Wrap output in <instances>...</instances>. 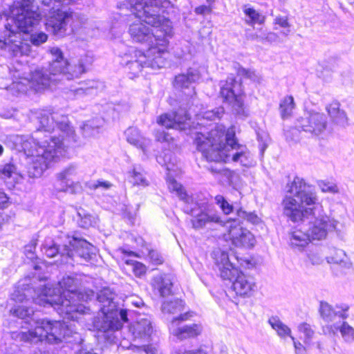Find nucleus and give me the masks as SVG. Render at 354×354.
<instances>
[{
  "mask_svg": "<svg viewBox=\"0 0 354 354\" xmlns=\"http://www.w3.org/2000/svg\"><path fill=\"white\" fill-rule=\"evenodd\" d=\"M91 58L86 55L72 59L70 61L68 60L65 70L61 75L65 76L68 80L77 78L86 71V68L91 65Z\"/></svg>",
  "mask_w": 354,
  "mask_h": 354,
  "instance_id": "obj_22",
  "label": "nucleus"
},
{
  "mask_svg": "<svg viewBox=\"0 0 354 354\" xmlns=\"http://www.w3.org/2000/svg\"><path fill=\"white\" fill-rule=\"evenodd\" d=\"M149 258L155 265L162 264L164 261L162 255L156 250H151L149 252Z\"/></svg>",
  "mask_w": 354,
  "mask_h": 354,
  "instance_id": "obj_51",
  "label": "nucleus"
},
{
  "mask_svg": "<svg viewBox=\"0 0 354 354\" xmlns=\"http://www.w3.org/2000/svg\"><path fill=\"white\" fill-rule=\"evenodd\" d=\"M308 257L313 265H319L323 262V257L319 252H310Z\"/></svg>",
  "mask_w": 354,
  "mask_h": 354,
  "instance_id": "obj_53",
  "label": "nucleus"
},
{
  "mask_svg": "<svg viewBox=\"0 0 354 354\" xmlns=\"http://www.w3.org/2000/svg\"><path fill=\"white\" fill-rule=\"evenodd\" d=\"M2 178L4 179L10 178L13 175H17L16 167L14 165H6L1 170Z\"/></svg>",
  "mask_w": 354,
  "mask_h": 354,
  "instance_id": "obj_50",
  "label": "nucleus"
},
{
  "mask_svg": "<svg viewBox=\"0 0 354 354\" xmlns=\"http://www.w3.org/2000/svg\"><path fill=\"white\" fill-rule=\"evenodd\" d=\"M47 39L48 35L43 32H35L30 36V41L32 44L36 46H39V45L45 43Z\"/></svg>",
  "mask_w": 354,
  "mask_h": 354,
  "instance_id": "obj_46",
  "label": "nucleus"
},
{
  "mask_svg": "<svg viewBox=\"0 0 354 354\" xmlns=\"http://www.w3.org/2000/svg\"><path fill=\"white\" fill-rule=\"evenodd\" d=\"M129 331L136 339L147 340L152 333L151 322L147 319H142L132 324Z\"/></svg>",
  "mask_w": 354,
  "mask_h": 354,
  "instance_id": "obj_27",
  "label": "nucleus"
},
{
  "mask_svg": "<svg viewBox=\"0 0 354 354\" xmlns=\"http://www.w3.org/2000/svg\"><path fill=\"white\" fill-rule=\"evenodd\" d=\"M298 330L304 335L302 337L306 345H310L312 339L315 335V331L311 326L306 322L301 323L298 326Z\"/></svg>",
  "mask_w": 354,
  "mask_h": 354,
  "instance_id": "obj_42",
  "label": "nucleus"
},
{
  "mask_svg": "<svg viewBox=\"0 0 354 354\" xmlns=\"http://www.w3.org/2000/svg\"><path fill=\"white\" fill-rule=\"evenodd\" d=\"M295 108V103L292 95H287L281 100L279 104V111L282 119L290 118Z\"/></svg>",
  "mask_w": 354,
  "mask_h": 354,
  "instance_id": "obj_34",
  "label": "nucleus"
},
{
  "mask_svg": "<svg viewBox=\"0 0 354 354\" xmlns=\"http://www.w3.org/2000/svg\"><path fill=\"white\" fill-rule=\"evenodd\" d=\"M297 126L313 136L324 133L328 126V120L323 113L315 111H305L297 120Z\"/></svg>",
  "mask_w": 354,
  "mask_h": 354,
  "instance_id": "obj_11",
  "label": "nucleus"
},
{
  "mask_svg": "<svg viewBox=\"0 0 354 354\" xmlns=\"http://www.w3.org/2000/svg\"><path fill=\"white\" fill-rule=\"evenodd\" d=\"M192 227L196 230L204 227L212 229L215 225H224L220 215L214 211L200 210L192 219Z\"/></svg>",
  "mask_w": 354,
  "mask_h": 354,
  "instance_id": "obj_21",
  "label": "nucleus"
},
{
  "mask_svg": "<svg viewBox=\"0 0 354 354\" xmlns=\"http://www.w3.org/2000/svg\"><path fill=\"white\" fill-rule=\"evenodd\" d=\"M58 286L56 288L44 286L42 294L34 298L35 301L39 306L54 307L64 319L78 320L89 308L77 301L91 300L95 296L94 292L91 290L77 292V280L69 276L63 277Z\"/></svg>",
  "mask_w": 354,
  "mask_h": 354,
  "instance_id": "obj_4",
  "label": "nucleus"
},
{
  "mask_svg": "<svg viewBox=\"0 0 354 354\" xmlns=\"http://www.w3.org/2000/svg\"><path fill=\"white\" fill-rule=\"evenodd\" d=\"M168 188L171 192H176V195L183 201H187V194L183 186L179 184L174 178L169 177L167 178Z\"/></svg>",
  "mask_w": 354,
  "mask_h": 354,
  "instance_id": "obj_41",
  "label": "nucleus"
},
{
  "mask_svg": "<svg viewBox=\"0 0 354 354\" xmlns=\"http://www.w3.org/2000/svg\"><path fill=\"white\" fill-rule=\"evenodd\" d=\"M151 286L154 290L158 291L161 297H165L171 294L173 286L172 278L167 274H159L153 277Z\"/></svg>",
  "mask_w": 354,
  "mask_h": 354,
  "instance_id": "obj_25",
  "label": "nucleus"
},
{
  "mask_svg": "<svg viewBox=\"0 0 354 354\" xmlns=\"http://www.w3.org/2000/svg\"><path fill=\"white\" fill-rule=\"evenodd\" d=\"M274 23L282 28L290 27L287 17H277L274 19Z\"/></svg>",
  "mask_w": 354,
  "mask_h": 354,
  "instance_id": "obj_58",
  "label": "nucleus"
},
{
  "mask_svg": "<svg viewBox=\"0 0 354 354\" xmlns=\"http://www.w3.org/2000/svg\"><path fill=\"white\" fill-rule=\"evenodd\" d=\"M77 174V167L71 165L57 174V178L66 183L72 182L73 177Z\"/></svg>",
  "mask_w": 354,
  "mask_h": 354,
  "instance_id": "obj_43",
  "label": "nucleus"
},
{
  "mask_svg": "<svg viewBox=\"0 0 354 354\" xmlns=\"http://www.w3.org/2000/svg\"><path fill=\"white\" fill-rule=\"evenodd\" d=\"M68 334V329L64 324L57 321L39 320L33 330L27 332H13V339L24 342L37 343L46 340L50 344H58L62 341Z\"/></svg>",
  "mask_w": 354,
  "mask_h": 354,
  "instance_id": "obj_8",
  "label": "nucleus"
},
{
  "mask_svg": "<svg viewBox=\"0 0 354 354\" xmlns=\"http://www.w3.org/2000/svg\"><path fill=\"white\" fill-rule=\"evenodd\" d=\"M39 126L31 137L21 139V148L28 157L27 174L38 178L66 152L64 137H73L74 130L66 117L43 110L37 115Z\"/></svg>",
  "mask_w": 354,
  "mask_h": 354,
  "instance_id": "obj_1",
  "label": "nucleus"
},
{
  "mask_svg": "<svg viewBox=\"0 0 354 354\" xmlns=\"http://www.w3.org/2000/svg\"><path fill=\"white\" fill-rule=\"evenodd\" d=\"M212 11V6L202 5L195 8L194 12L197 15H205L210 14Z\"/></svg>",
  "mask_w": 354,
  "mask_h": 354,
  "instance_id": "obj_55",
  "label": "nucleus"
},
{
  "mask_svg": "<svg viewBox=\"0 0 354 354\" xmlns=\"http://www.w3.org/2000/svg\"><path fill=\"white\" fill-rule=\"evenodd\" d=\"M35 244H33L32 245H30V246L26 247L25 251H26L28 258H29L30 259H33L35 258L34 252L32 251V248L35 249Z\"/></svg>",
  "mask_w": 354,
  "mask_h": 354,
  "instance_id": "obj_62",
  "label": "nucleus"
},
{
  "mask_svg": "<svg viewBox=\"0 0 354 354\" xmlns=\"http://www.w3.org/2000/svg\"><path fill=\"white\" fill-rule=\"evenodd\" d=\"M190 117L186 111L180 109L172 114L165 113L159 116L157 122L167 129L185 130L189 126Z\"/></svg>",
  "mask_w": 354,
  "mask_h": 354,
  "instance_id": "obj_17",
  "label": "nucleus"
},
{
  "mask_svg": "<svg viewBox=\"0 0 354 354\" xmlns=\"http://www.w3.org/2000/svg\"><path fill=\"white\" fill-rule=\"evenodd\" d=\"M131 181L134 185H148L147 181L144 175L141 172L138 171L136 169H134L131 172Z\"/></svg>",
  "mask_w": 354,
  "mask_h": 354,
  "instance_id": "obj_45",
  "label": "nucleus"
},
{
  "mask_svg": "<svg viewBox=\"0 0 354 354\" xmlns=\"http://www.w3.org/2000/svg\"><path fill=\"white\" fill-rule=\"evenodd\" d=\"M111 184L107 181H97V183H91L89 185V188L92 189H96L99 187H102L103 189H107L110 188Z\"/></svg>",
  "mask_w": 354,
  "mask_h": 354,
  "instance_id": "obj_57",
  "label": "nucleus"
},
{
  "mask_svg": "<svg viewBox=\"0 0 354 354\" xmlns=\"http://www.w3.org/2000/svg\"><path fill=\"white\" fill-rule=\"evenodd\" d=\"M155 137L158 142H169L171 139V136L164 131H157Z\"/></svg>",
  "mask_w": 354,
  "mask_h": 354,
  "instance_id": "obj_56",
  "label": "nucleus"
},
{
  "mask_svg": "<svg viewBox=\"0 0 354 354\" xmlns=\"http://www.w3.org/2000/svg\"><path fill=\"white\" fill-rule=\"evenodd\" d=\"M224 113V109L221 106L214 109L202 111L198 114L199 119H205L207 120H215L220 119Z\"/></svg>",
  "mask_w": 354,
  "mask_h": 354,
  "instance_id": "obj_39",
  "label": "nucleus"
},
{
  "mask_svg": "<svg viewBox=\"0 0 354 354\" xmlns=\"http://www.w3.org/2000/svg\"><path fill=\"white\" fill-rule=\"evenodd\" d=\"M193 136L194 145L207 160L227 162L232 160L245 165L247 156L243 151L230 153L239 147L234 133H225L223 127H216L206 133L196 131Z\"/></svg>",
  "mask_w": 354,
  "mask_h": 354,
  "instance_id": "obj_5",
  "label": "nucleus"
},
{
  "mask_svg": "<svg viewBox=\"0 0 354 354\" xmlns=\"http://www.w3.org/2000/svg\"><path fill=\"white\" fill-rule=\"evenodd\" d=\"M268 322L272 328L276 330L279 336L281 337L290 336V328L284 324L277 317H270Z\"/></svg>",
  "mask_w": 354,
  "mask_h": 354,
  "instance_id": "obj_37",
  "label": "nucleus"
},
{
  "mask_svg": "<svg viewBox=\"0 0 354 354\" xmlns=\"http://www.w3.org/2000/svg\"><path fill=\"white\" fill-rule=\"evenodd\" d=\"M227 237L236 248H251L255 244L254 235L236 220L230 221Z\"/></svg>",
  "mask_w": 354,
  "mask_h": 354,
  "instance_id": "obj_15",
  "label": "nucleus"
},
{
  "mask_svg": "<svg viewBox=\"0 0 354 354\" xmlns=\"http://www.w3.org/2000/svg\"><path fill=\"white\" fill-rule=\"evenodd\" d=\"M340 106L339 102L333 101L326 107V110L333 122L344 127L348 124V117Z\"/></svg>",
  "mask_w": 354,
  "mask_h": 354,
  "instance_id": "obj_28",
  "label": "nucleus"
},
{
  "mask_svg": "<svg viewBox=\"0 0 354 354\" xmlns=\"http://www.w3.org/2000/svg\"><path fill=\"white\" fill-rule=\"evenodd\" d=\"M215 201L217 204L220 205V207L225 214H229L233 210V207L230 205L223 196L218 195L215 197Z\"/></svg>",
  "mask_w": 354,
  "mask_h": 354,
  "instance_id": "obj_48",
  "label": "nucleus"
},
{
  "mask_svg": "<svg viewBox=\"0 0 354 354\" xmlns=\"http://www.w3.org/2000/svg\"><path fill=\"white\" fill-rule=\"evenodd\" d=\"M77 215L80 220L79 221L80 226L84 228H88L97 221V218L88 213H86L84 209L78 211Z\"/></svg>",
  "mask_w": 354,
  "mask_h": 354,
  "instance_id": "obj_40",
  "label": "nucleus"
},
{
  "mask_svg": "<svg viewBox=\"0 0 354 354\" xmlns=\"http://www.w3.org/2000/svg\"><path fill=\"white\" fill-rule=\"evenodd\" d=\"M115 292L110 288H104L97 293V301L102 313H110L117 310Z\"/></svg>",
  "mask_w": 354,
  "mask_h": 354,
  "instance_id": "obj_23",
  "label": "nucleus"
},
{
  "mask_svg": "<svg viewBox=\"0 0 354 354\" xmlns=\"http://www.w3.org/2000/svg\"><path fill=\"white\" fill-rule=\"evenodd\" d=\"M287 195L282 201L283 214L292 222H299L312 216L306 230L311 240L326 238L328 230L336 227L335 221L322 214V205L313 187L303 178L295 177L287 186Z\"/></svg>",
  "mask_w": 354,
  "mask_h": 354,
  "instance_id": "obj_2",
  "label": "nucleus"
},
{
  "mask_svg": "<svg viewBox=\"0 0 354 354\" xmlns=\"http://www.w3.org/2000/svg\"><path fill=\"white\" fill-rule=\"evenodd\" d=\"M184 308V304L180 299L165 301L162 305V311L165 314L174 315L180 313Z\"/></svg>",
  "mask_w": 354,
  "mask_h": 354,
  "instance_id": "obj_36",
  "label": "nucleus"
},
{
  "mask_svg": "<svg viewBox=\"0 0 354 354\" xmlns=\"http://www.w3.org/2000/svg\"><path fill=\"white\" fill-rule=\"evenodd\" d=\"M236 213L239 218L247 220L252 223H257L259 222L258 216L253 212H247L242 209H239Z\"/></svg>",
  "mask_w": 354,
  "mask_h": 354,
  "instance_id": "obj_49",
  "label": "nucleus"
},
{
  "mask_svg": "<svg viewBox=\"0 0 354 354\" xmlns=\"http://www.w3.org/2000/svg\"><path fill=\"white\" fill-rule=\"evenodd\" d=\"M327 261L333 265V269L336 276H344L354 272L353 263L343 250H335L333 254L327 257Z\"/></svg>",
  "mask_w": 354,
  "mask_h": 354,
  "instance_id": "obj_16",
  "label": "nucleus"
},
{
  "mask_svg": "<svg viewBox=\"0 0 354 354\" xmlns=\"http://www.w3.org/2000/svg\"><path fill=\"white\" fill-rule=\"evenodd\" d=\"M169 3V0H135L131 6L132 11L139 17H145V21L151 25L160 24V7Z\"/></svg>",
  "mask_w": 354,
  "mask_h": 354,
  "instance_id": "obj_12",
  "label": "nucleus"
},
{
  "mask_svg": "<svg viewBox=\"0 0 354 354\" xmlns=\"http://www.w3.org/2000/svg\"><path fill=\"white\" fill-rule=\"evenodd\" d=\"M164 54L156 53V48H149L146 53L134 49L132 58L135 60H127L126 67L133 76L138 75L143 68L158 69L164 66L165 60Z\"/></svg>",
  "mask_w": 354,
  "mask_h": 354,
  "instance_id": "obj_9",
  "label": "nucleus"
},
{
  "mask_svg": "<svg viewBox=\"0 0 354 354\" xmlns=\"http://www.w3.org/2000/svg\"><path fill=\"white\" fill-rule=\"evenodd\" d=\"M118 318L121 323L123 324L124 322H128L127 311L124 309H120L118 311Z\"/></svg>",
  "mask_w": 354,
  "mask_h": 354,
  "instance_id": "obj_61",
  "label": "nucleus"
},
{
  "mask_svg": "<svg viewBox=\"0 0 354 354\" xmlns=\"http://www.w3.org/2000/svg\"><path fill=\"white\" fill-rule=\"evenodd\" d=\"M242 88L240 82H237L234 77H228L225 82L221 86V97L232 106L234 113L240 117L248 116L245 110L243 97L241 94Z\"/></svg>",
  "mask_w": 354,
  "mask_h": 354,
  "instance_id": "obj_10",
  "label": "nucleus"
},
{
  "mask_svg": "<svg viewBox=\"0 0 354 354\" xmlns=\"http://www.w3.org/2000/svg\"><path fill=\"white\" fill-rule=\"evenodd\" d=\"M48 51L51 55V61L48 68L51 70L53 75L60 76L65 70L68 59L64 57L62 50L57 46L50 47Z\"/></svg>",
  "mask_w": 354,
  "mask_h": 354,
  "instance_id": "obj_24",
  "label": "nucleus"
},
{
  "mask_svg": "<svg viewBox=\"0 0 354 354\" xmlns=\"http://www.w3.org/2000/svg\"><path fill=\"white\" fill-rule=\"evenodd\" d=\"M95 250L94 246L86 240L73 236L68 244L64 245V252H61L73 259L80 258L88 261L95 255Z\"/></svg>",
  "mask_w": 354,
  "mask_h": 354,
  "instance_id": "obj_14",
  "label": "nucleus"
},
{
  "mask_svg": "<svg viewBox=\"0 0 354 354\" xmlns=\"http://www.w3.org/2000/svg\"><path fill=\"white\" fill-rule=\"evenodd\" d=\"M325 328L334 335L337 334V331H339L346 342L351 343L354 342V328L346 322L339 321L333 324H328Z\"/></svg>",
  "mask_w": 354,
  "mask_h": 354,
  "instance_id": "obj_26",
  "label": "nucleus"
},
{
  "mask_svg": "<svg viewBox=\"0 0 354 354\" xmlns=\"http://www.w3.org/2000/svg\"><path fill=\"white\" fill-rule=\"evenodd\" d=\"M201 75L198 70L189 69L186 74H180L175 77L174 86L178 88H188L192 83L198 81Z\"/></svg>",
  "mask_w": 354,
  "mask_h": 354,
  "instance_id": "obj_29",
  "label": "nucleus"
},
{
  "mask_svg": "<svg viewBox=\"0 0 354 354\" xmlns=\"http://www.w3.org/2000/svg\"><path fill=\"white\" fill-rule=\"evenodd\" d=\"M320 314L322 317L328 322H334L337 319H344L347 317L345 312H336L327 303L321 302Z\"/></svg>",
  "mask_w": 354,
  "mask_h": 354,
  "instance_id": "obj_31",
  "label": "nucleus"
},
{
  "mask_svg": "<svg viewBox=\"0 0 354 354\" xmlns=\"http://www.w3.org/2000/svg\"><path fill=\"white\" fill-rule=\"evenodd\" d=\"M243 11L245 14V22L250 26H253L255 24H262L265 21V17L259 12L245 5L243 7Z\"/></svg>",
  "mask_w": 354,
  "mask_h": 354,
  "instance_id": "obj_32",
  "label": "nucleus"
},
{
  "mask_svg": "<svg viewBox=\"0 0 354 354\" xmlns=\"http://www.w3.org/2000/svg\"><path fill=\"white\" fill-rule=\"evenodd\" d=\"M319 186L323 192L336 193L338 192L337 187L335 184L330 183H325L322 181L319 183Z\"/></svg>",
  "mask_w": 354,
  "mask_h": 354,
  "instance_id": "obj_52",
  "label": "nucleus"
},
{
  "mask_svg": "<svg viewBox=\"0 0 354 354\" xmlns=\"http://www.w3.org/2000/svg\"><path fill=\"white\" fill-rule=\"evenodd\" d=\"M73 17L72 12L53 8L45 15L46 29L58 37H63L66 35L68 25Z\"/></svg>",
  "mask_w": 354,
  "mask_h": 354,
  "instance_id": "obj_13",
  "label": "nucleus"
},
{
  "mask_svg": "<svg viewBox=\"0 0 354 354\" xmlns=\"http://www.w3.org/2000/svg\"><path fill=\"white\" fill-rule=\"evenodd\" d=\"M95 83L92 82L91 84L86 88L80 87L75 90L77 95H88L93 93V91L97 89V86H95Z\"/></svg>",
  "mask_w": 354,
  "mask_h": 354,
  "instance_id": "obj_54",
  "label": "nucleus"
},
{
  "mask_svg": "<svg viewBox=\"0 0 354 354\" xmlns=\"http://www.w3.org/2000/svg\"><path fill=\"white\" fill-rule=\"evenodd\" d=\"M44 291V288L41 289H38L37 290H32L31 288H28L26 290V292H21L19 290H15L11 295V298L12 300L16 302H24L27 300L28 297H31L33 302L36 304L34 300V298H37L39 295L42 294ZM38 305H39L38 304Z\"/></svg>",
  "mask_w": 354,
  "mask_h": 354,
  "instance_id": "obj_33",
  "label": "nucleus"
},
{
  "mask_svg": "<svg viewBox=\"0 0 354 354\" xmlns=\"http://www.w3.org/2000/svg\"><path fill=\"white\" fill-rule=\"evenodd\" d=\"M178 354H206L205 352L201 349L195 351H185L183 353H178Z\"/></svg>",
  "mask_w": 354,
  "mask_h": 354,
  "instance_id": "obj_64",
  "label": "nucleus"
},
{
  "mask_svg": "<svg viewBox=\"0 0 354 354\" xmlns=\"http://www.w3.org/2000/svg\"><path fill=\"white\" fill-rule=\"evenodd\" d=\"M189 313L180 314L178 317L174 318L171 323L172 333L178 339L183 340L187 338H192L198 336L202 331V327L198 324L186 325L175 328L180 321L187 320Z\"/></svg>",
  "mask_w": 354,
  "mask_h": 354,
  "instance_id": "obj_18",
  "label": "nucleus"
},
{
  "mask_svg": "<svg viewBox=\"0 0 354 354\" xmlns=\"http://www.w3.org/2000/svg\"><path fill=\"white\" fill-rule=\"evenodd\" d=\"M311 241L308 233L304 232L300 230H297L292 232L290 243L293 247L304 248Z\"/></svg>",
  "mask_w": 354,
  "mask_h": 354,
  "instance_id": "obj_35",
  "label": "nucleus"
},
{
  "mask_svg": "<svg viewBox=\"0 0 354 354\" xmlns=\"http://www.w3.org/2000/svg\"><path fill=\"white\" fill-rule=\"evenodd\" d=\"M215 264L224 280L233 281L232 288L237 295L249 297L256 287L252 277L247 276L235 268L229 260L228 254L220 249L213 252Z\"/></svg>",
  "mask_w": 354,
  "mask_h": 354,
  "instance_id": "obj_7",
  "label": "nucleus"
},
{
  "mask_svg": "<svg viewBox=\"0 0 354 354\" xmlns=\"http://www.w3.org/2000/svg\"><path fill=\"white\" fill-rule=\"evenodd\" d=\"M58 77V75H53L48 67L37 69L31 75L30 86L36 91H41L57 82Z\"/></svg>",
  "mask_w": 354,
  "mask_h": 354,
  "instance_id": "obj_20",
  "label": "nucleus"
},
{
  "mask_svg": "<svg viewBox=\"0 0 354 354\" xmlns=\"http://www.w3.org/2000/svg\"><path fill=\"white\" fill-rule=\"evenodd\" d=\"M41 250L45 254L50 258L55 257L59 253L62 256H66V254H62L61 252H64V248L62 249H59L58 245L52 240L46 241L42 245Z\"/></svg>",
  "mask_w": 354,
  "mask_h": 354,
  "instance_id": "obj_38",
  "label": "nucleus"
},
{
  "mask_svg": "<svg viewBox=\"0 0 354 354\" xmlns=\"http://www.w3.org/2000/svg\"><path fill=\"white\" fill-rule=\"evenodd\" d=\"M125 136L129 143L140 148L145 151L148 140L140 134L138 129L129 127L126 130Z\"/></svg>",
  "mask_w": 354,
  "mask_h": 354,
  "instance_id": "obj_30",
  "label": "nucleus"
},
{
  "mask_svg": "<svg viewBox=\"0 0 354 354\" xmlns=\"http://www.w3.org/2000/svg\"><path fill=\"white\" fill-rule=\"evenodd\" d=\"M7 202V196L3 192H0V209L3 208L4 207L5 203H6Z\"/></svg>",
  "mask_w": 354,
  "mask_h": 354,
  "instance_id": "obj_63",
  "label": "nucleus"
},
{
  "mask_svg": "<svg viewBox=\"0 0 354 354\" xmlns=\"http://www.w3.org/2000/svg\"><path fill=\"white\" fill-rule=\"evenodd\" d=\"M123 6L130 8V10L135 16H138L132 11L131 6L133 3L126 2ZM139 18V17H138ZM143 21L140 20L130 25L129 32L136 42L146 44L149 48H156V53L165 54L168 44V37L171 36V26L170 21L161 17L160 24L151 25L146 23L145 17Z\"/></svg>",
  "mask_w": 354,
  "mask_h": 354,
  "instance_id": "obj_6",
  "label": "nucleus"
},
{
  "mask_svg": "<svg viewBox=\"0 0 354 354\" xmlns=\"http://www.w3.org/2000/svg\"><path fill=\"white\" fill-rule=\"evenodd\" d=\"M126 263L133 266V272L137 277H141L146 273V267L140 262L127 260Z\"/></svg>",
  "mask_w": 354,
  "mask_h": 354,
  "instance_id": "obj_47",
  "label": "nucleus"
},
{
  "mask_svg": "<svg viewBox=\"0 0 354 354\" xmlns=\"http://www.w3.org/2000/svg\"><path fill=\"white\" fill-rule=\"evenodd\" d=\"M10 12L0 35V49L13 57L28 55L31 47L28 39L23 37L21 32H28L39 23L38 8L33 4V0H16Z\"/></svg>",
  "mask_w": 354,
  "mask_h": 354,
  "instance_id": "obj_3",
  "label": "nucleus"
},
{
  "mask_svg": "<svg viewBox=\"0 0 354 354\" xmlns=\"http://www.w3.org/2000/svg\"><path fill=\"white\" fill-rule=\"evenodd\" d=\"M103 317L98 319L95 323V328L103 332L108 339L113 341V338L109 336L115 331L119 330L122 327V324L119 320L118 310H113L110 313H102Z\"/></svg>",
  "mask_w": 354,
  "mask_h": 354,
  "instance_id": "obj_19",
  "label": "nucleus"
},
{
  "mask_svg": "<svg viewBox=\"0 0 354 354\" xmlns=\"http://www.w3.org/2000/svg\"><path fill=\"white\" fill-rule=\"evenodd\" d=\"M52 0H42V3L45 5H49ZM56 2L62 3L63 5L68 6L71 4L76 3L79 0H54Z\"/></svg>",
  "mask_w": 354,
  "mask_h": 354,
  "instance_id": "obj_59",
  "label": "nucleus"
},
{
  "mask_svg": "<svg viewBox=\"0 0 354 354\" xmlns=\"http://www.w3.org/2000/svg\"><path fill=\"white\" fill-rule=\"evenodd\" d=\"M32 312V310L24 306H15L10 310V313L14 316L20 319H25L26 317H29Z\"/></svg>",
  "mask_w": 354,
  "mask_h": 354,
  "instance_id": "obj_44",
  "label": "nucleus"
},
{
  "mask_svg": "<svg viewBox=\"0 0 354 354\" xmlns=\"http://www.w3.org/2000/svg\"><path fill=\"white\" fill-rule=\"evenodd\" d=\"M292 340L293 341V344L296 351L297 354H302L303 351L305 350V347L299 342L295 341L294 337L290 336Z\"/></svg>",
  "mask_w": 354,
  "mask_h": 354,
  "instance_id": "obj_60",
  "label": "nucleus"
}]
</instances>
